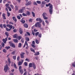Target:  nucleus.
Instances as JSON below:
<instances>
[{
    "mask_svg": "<svg viewBox=\"0 0 75 75\" xmlns=\"http://www.w3.org/2000/svg\"><path fill=\"white\" fill-rule=\"evenodd\" d=\"M35 27H39V28H41V22H37L35 25Z\"/></svg>",
    "mask_w": 75,
    "mask_h": 75,
    "instance_id": "1",
    "label": "nucleus"
},
{
    "mask_svg": "<svg viewBox=\"0 0 75 75\" xmlns=\"http://www.w3.org/2000/svg\"><path fill=\"white\" fill-rule=\"evenodd\" d=\"M7 69H9V68L8 67V65H7V64H6V66L4 67V71L6 72L7 71Z\"/></svg>",
    "mask_w": 75,
    "mask_h": 75,
    "instance_id": "2",
    "label": "nucleus"
},
{
    "mask_svg": "<svg viewBox=\"0 0 75 75\" xmlns=\"http://www.w3.org/2000/svg\"><path fill=\"white\" fill-rule=\"evenodd\" d=\"M25 54V53L24 52H21V53L20 54L21 58H24V55Z\"/></svg>",
    "mask_w": 75,
    "mask_h": 75,
    "instance_id": "3",
    "label": "nucleus"
},
{
    "mask_svg": "<svg viewBox=\"0 0 75 75\" xmlns=\"http://www.w3.org/2000/svg\"><path fill=\"white\" fill-rule=\"evenodd\" d=\"M9 43L10 44V46L11 47H12L13 48H15V45L14 44L11 42H9Z\"/></svg>",
    "mask_w": 75,
    "mask_h": 75,
    "instance_id": "4",
    "label": "nucleus"
},
{
    "mask_svg": "<svg viewBox=\"0 0 75 75\" xmlns=\"http://www.w3.org/2000/svg\"><path fill=\"white\" fill-rule=\"evenodd\" d=\"M36 20L37 21H39L40 22L39 23H41V22H42V20H41V19L39 18H36Z\"/></svg>",
    "mask_w": 75,
    "mask_h": 75,
    "instance_id": "5",
    "label": "nucleus"
},
{
    "mask_svg": "<svg viewBox=\"0 0 75 75\" xmlns=\"http://www.w3.org/2000/svg\"><path fill=\"white\" fill-rule=\"evenodd\" d=\"M31 46L33 47V48H35L36 46L35 45V41H33L32 42V44H31Z\"/></svg>",
    "mask_w": 75,
    "mask_h": 75,
    "instance_id": "6",
    "label": "nucleus"
},
{
    "mask_svg": "<svg viewBox=\"0 0 75 75\" xmlns=\"http://www.w3.org/2000/svg\"><path fill=\"white\" fill-rule=\"evenodd\" d=\"M7 41V38H6L5 39H3V41L4 43H6Z\"/></svg>",
    "mask_w": 75,
    "mask_h": 75,
    "instance_id": "7",
    "label": "nucleus"
},
{
    "mask_svg": "<svg viewBox=\"0 0 75 75\" xmlns=\"http://www.w3.org/2000/svg\"><path fill=\"white\" fill-rule=\"evenodd\" d=\"M32 65L33 67V68L34 69H35L36 68V66H35V64L33 63Z\"/></svg>",
    "mask_w": 75,
    "mask_h": 75,
    "instance_id": "8",
    "label": "nucleus"
},
{
    "mask_svg": "<svg viewBox=\"0 0 75 75\" xmlns=\"http://www.w3.org/2000/svg\"><path fill=\"white\" fill-rule=\"evenodd\" d=\"M26 14L28 16H30V14H31V12L28 11H26Z\"/></svg>",
    "mask_w": 75,
    "mask_h": 75,
    "instance_id": "9",
    "label": "nucleus"
},
{
    "mask_svg": "<svg viewBox=\"0 0 75 75\" xmlns=\"http://www.w3.org/2000/svg\"><path fill=\"white\" fill-rule=\"evenodd\" d=\"M19 32L21 34H23V29L21 28H20L19 29Z\"/></svg>",
    "mask_w": 75,
    "mask_h": 75,
    "instance_id": "10",
    "label": "nucleus"
},
{
    "mask_svg": "<svg viewBox=\"0 0 75 75\" xmlns=\"http://www.w3.org/2000/svg\"><path fill=\"white\" fill-rule=\"evenodd\" d=\"M31 2L30 1H29L28 2V3H27L26 4H25L26 6H28V5H30V4H31Z\"/></svg>",
    "mask_w": 75,
    "mask_h": 75,
    "instance_id": "11",
    "label": "nucleus"
},
{
    "mask_svg": "<svg viewBox=\"0 0 75 75\" xmlns=\"http://www.w3.org/2000/svg\"><path fill=\"white\" fill-rule=\"evenodd\" d=\"M18 36L17 35V34H15L14 36H13V37L14 38H18Z\"/></svg>",
    "mask_w": 75,
    "mask_h": 75,
    "instance_id": "12",
    "label": "nucleus"
},
{
    "mask_svg": "<svg viewBox=\"0 0 75 75\" xmlns=\"http://www.w3.org/2000/svg\"><path fill=\"white\" fill-rule=\"evenodd\" d=\"M13 41L17 43V42H18V40L16 39H13Z\"/></svg>",
    "mask_w": 75,
    "mask_h": 75,
    "instance_id": "13",
    "label": "nucleus"
},
{
    "mask_svg": "<svg viewBox=\"0 0 75 75\" xmlns=\"http://www.w3.org/2000/svg\"><path fill=\"white\" fill-rule=\"evenodd\" d=\"M24 26L25 28H28V25H27V24L26 23H25L24 24Z\"/></svg>",
    "mask_w": 75,
    "mask_h": 75,
    "instance_id": "14",
    "label": "nucleus"
},
{
    "mask_svg": "<svg viewBox=\"0 0 75 75\" xmlns=\"http://www.w3.org/2000/svg\"><path fill=\"white\" fill-rule=\"evenodd\" d=\"M33 65V64L32 63H30L29 64V68H31L32 67Z\"/></svg>",
    "mask_w": 75,
    "mask_h": 75,
    "instance_id": "15",
    "label": "nucleus"
},
{
    "mask_svg": "<svg viewBox=\"0 0 75 75\" xmlns=\"http://www.w3.org/2000/svg\"><path fill=\"white\" fill-rule=\"evenodd\" d=\"M23 18H22V19L21 20V23H22L23 24H24L25 23V21H24V20H23Z\"/></svg>",
    "mask_w": 75,
    "mask_h": 75,
    "instance_id": "16",
    "label": "nucleus"
},
{
    "mask_svg": "<svg viewBox=\"0 0 75 75\" xmlns=\"http://www.w3.org/2000/svg\"><path fill=\"white\" fill-rule=\"evenodd\" d=\"M23 12H24V11L22 9H20L19 11V13H22Z\"/></svg>",
    "mask_w": 75,
    "mask_h": 75,
    "instance_id": "17",
    "label": "nucleus"
},
{
    "mask_svg": "<svg viewBox=\"0 0 75 75\" xmlns=\"http://www.w3.org/2000/svg\"><path fill=\"white\" fill-rule=\"evenodd\" d=\"M21 38H22V37H21V36H18V38H17L19 40H20L21 39Z\"/></svg>",
    "mask_w": 75,
    "mask_h": 75,
    "instance_id": "18",
    "label": "nucleus"
},
{
    "mask_svg": "<svg viewBox=\"0 0 75 75\" xmlns=\"http://www.w3.org/2000/svg\"><path fill=\"white\" fill-rule=\"evenodd\" d=\"M30 50L32 52H34V53H35V50H34V49H33V48H31Z\"/></svg>",
    "mask_w": 75,
    "mask_h": 75,
    "instance_id": "19",
    "label": "nucleus"
},
{
    "mask_svg": "<svg viewBox=\"0 0 75 75\" xmlns=\"http://www.w3.org/2000/svg\"><path fill=\"white\" fill-rule=\"evenodd\" d=\"M12 18L15 21H17V19L16 18V17H13Z\"/></svg>",
    "mask_w": 75,
    "mask_h": 75,
    "instance_id": "20",
    "label": "nucleus"
},
{
    "mask_svg": "<svg viewBox=\"0 0 75 75\" xmlns=\"http://www.w3.org/2000/svg\"><path fill=\"white\" fill-rule=\"evenodd\" d=\"M40 54V53L39 52H37L35 54V55H38Z\"/></svg>",
    "mask_w": 75,
    "mask_h": 75,
    "instance_id": "21",
    "label": "nucleus"
},
{
    "mask_svg": "<svg viewBox=\"0 0 75 75\" xmlns=\"http://www.w3.org/2000/svg\"><path fill=\"white\" fill-rule=\"evenodd\" d=\"M46 14H46V13H45V12H44L43 13L42 15L43 17L46 16Z\"/></svg>",
    "mask_w": 75,
    "mask_h": 75,
    "instance_id": "22",
    "label": "nucleus"
},
{
    "mask_svg": "<svg viewBox=\"0 0 75 75\" xmlns=\"http://www.w3.org/2000/svg\"><path fill=\"white\" fill-rule=\"evenodd\" d=\"M31 13L33 15V17H35V13H34V12H32Z\"/></svg>",
    "mask_w": 75,
    "mask_h": 75,
    "instance_id": "23",
    "label": "nucleus"
},
{
    "mask_svg": "<svg viewBox=\"0 0 75 75\" xmlns=\"http://www.w3.org/2000/svg\"><path fill=\"white\" fill-rule=\"evenodd\" d=\"M19 72L21 73V74H23V70L22 69L21 70H19Z\"/></svg>",
    "mask_w": 75,
    "mask_h": 75,
    "instance_id": "24",
    "label": "nucleus"
},
{
    "mask_svg": "<svg viewBox=\"0 0 75 75\" xmlns=\"http://www.w3.org/2000/svg\"><path fill=\"white\" fill-rule=\"evenodd\" d=\"M43 18L45 20H48V17L45 16H43Z\"/></svg>",
    "mask_w": 75,
    "mask_h": 75,
    "instance_id": "25",
    "label": "nucleus"
},
{
    "mask_svg": "<svg viewBox=\"0 0 75 75\" xmlns=\"http://www.w3.org/2000/svg\"><path fill=\"white\" fill-rule=\"evenodd\" d=\"M5 48L6 49V50H8V49H10V46H6L5 47Z\"/></svg>",
    "mask_w": 75,
    "mask_h": 75,
    "instance_id": "26",
    "label": "nucleus"
},
{
    "mask_svg": "<svg viewBox=\"0 0 75 75\" xmlns=\"http://www.w3.org/2000/svg\"><path fill=\"white\" fill-rule=\"evenodd\" d=\"M5 34L6 36H7L6 38H8V36L9 35V34L7 32H6L5 33Z\"/></svg>",
    "mask_w": 75,
    "mask_h": 75,
    "instance_id": "27",
    "label": "nucleus"
},
{
    "mask_svg": "<svg viewBox=\"0 0 75 75\" xmlns=\"http://www.w3.org/2000/svg\"><path fill=\"white\" fill-rule=\"evenodd\" d=\"M8 60L9 64H11V61H10V58H8Z\"/></svg>",
    "mask_w": 75,
    "mask_h": 75,
    "instance_id": "28",
    "label": "nucleus"
},
{
    "mask_svg": "<svg viewBox=\"0 0 75 75\" xmlns=\"http://www.w3.org/2000/svg\"><path fill=\"white\" fill-rule=\"evenodd\" d=\"M22 64V63L21 62H19L18 63V65H21Z\"/></svg>",
    "mask_w": 75,
    "mask_h": 75,
    "instance_id": "29",
    "label": "nucleus"
},
{
    "mask_svg": "<svg viewBox=\"0 0 75 75\" xmlns=\"http://www.w3.org/2000/svg\"><path fill=\"white\" fill-rule=\"evenodd\" d=\"M49 11H50V14H52V9H50L49 10Z\"/></svg>",
    "mask_w": 75,
    "mask_h": 75,
    "instance_id": "30",
    "label": "nucleus"
},
{
    "mask_svg": "<svg viewBox=\"0 0 75 75\" xmlns=\"http://www.w3.org/2000/svg\"><path fill=\"white\" fill-rule=\"evenodd\" d=\"M21 45H22L21 43H19V44L18 45V47H19V48H20L21 47Z\"/></svg>",
    "mask_w": 75,
    "mask_h": 75,
    "instance_id": "31",
    "label": "nucleus"
},
{
    "mask_svg": "<svg viewBox=\"0 0 75 75\" xmlns=\"http://www.w3.org/2000/svg\"><path fill=\"white\" fill-rule=\"evenodd\" d=\"M6 30L7 31H10V30H11V29H8L7 28H6Z\"/></svg>",
    "mask_w": 75,
    "mask_h": 75,
    "instance_id": "32",
    "label": "nucleus"
},
{
    "mask_svg": "<svg viewBox=\"0 0 75 75\" xmlns=\"http://www.w3.org/2000/svg\"><path fill=\"white\" fill-rule=\"evenodd\" d=\"M36 3H37L38 4H41V1H36Z\"/></svg>",
    "mask_w": 75,
    "mask_h": 75,
    "instance_id": "33",
    "label": "nucleus"
},
{
    "mask_svg": "<svg viewBox=\"0 0 75 75\" xmlns=\"http://www.w3.org/2000/svg\"><path fill=\"white\" fill-rule=\"evenodd\" d=\"M7 13L8 17H9V16H10V13L8 11L7 12Z\"/></svg>",
    "mask_w": 75,
    "mask_h": 75,
    "instance_id": "34",
    "label": "nucleus"
},
{
    "mask_svg": "<svg viewBox=\"0 0 75 75\" xmlns=\"http://www.w3.org/2000/svg\"><path fill=\"white\" fill-rule=\"evenodd\" d=\"M8 6H9V4H6V6L7 7V8H8L9 7H10Z\"/></svg>",
    "mask_w": 75,
    "mask_h": 75,
    "instance_id": "35",
    "label": "nucleus"
},
{
    "mask_svg": "<svg viewBox=\"0 0 75 75\" xmlns=\"http://www.w3.org/2000/svg\"><path fill=\"white\" fill-rule=\"evenodd\" d=\"M9 28L11 30V29H12L13 28V25H10L9 27Z\"/></svg>",
    "mask_w": 75,
    "mask_h": 75,
    "instance_id": "36",
    "label": "nucleus"
},
{
    "mask_svg": "<svg viewBox=\"0 0 75 75\" xmlns=\"http://www.w3.org/2000/svg\"><path fill=\"white\" fill-rule=\"evenodd\" d=\"M3 52L5 53H6L7 50H6V49H4L3 50Z\"/></svg>",
    "mask_w": 75,
    "mask_h": 75,
    "instance_id": "37",
    "label": "nucleus"
},
{
    "mask_svg": "<svg viewBox=\"0 0 75 75\" xmlns=\"http://www.w3.org/2000/svg\"><path fill=\"white\" fill-rule=\"evenodd\" d=\"M25 40H26V41H29V38L27 37L25 38Z\"/></svg>",
    "mask_w": 75,
    "mask_h": 75,
    "instance_id": "38",
    "label": "nucleus"
},
{
    "mask_svg": "<svg viewBox=\"0 0 75 75\" xmlns=\"http://www.w3.org/2000/svg\"><path fill=\"white\" fill-rule=\"evenodd\" d=\"M35 42L36 44H39V42H38V40H37V39H36L35 40Z\"/></svg>",
    "mask_w": 75,
    "mask_h": 75,
    "instance_id": "39",
    "label": "nucleus"
},
{
    "mask_svg": "<svg viewBox=\"0 0 75 75\" xmlns=\"http://www.w3.org/2000/svg\"><path fill=\"white\" fill-rule=\"evenodd\" d=\"M17 17L18 20H20L21 18H20V16H17Z\"/></svg>",
    "mask_w": 75,
    "mask_h": 75,
    "instance_id": "40",
    "label": "nucleus"
},
{
    "mask_svg": "<svg viewBox=\"0 0 75 75\" xmlns=\"http://www.w3.org/2000/svg\"><path fill=\"white\" fill-rule=\"evenodd\" d=\"M14 67L16 69H17V67L16 66V64L15 63L14 64Z\"/></svg>",
    "mask_w": 75,
    "mask_h": 75,
    "instance_id": "41",
    "label": "nucleus"
},
{
    "mask_svg": "<svg viewBox=\"0 0 75 75\" xmlns=\"http://www.w3.org/2000/svg\"><path fill=\"white\" fill-rule=\"evenodd\" d=\"M42 35H41V33L38 34V36L39 37H40V38H41V37Z\"/></svg>",
    "mask_w": 75,
    "mask_h": 75,
    "instance_id": "42",
    "label": "nucleus"
},
{
    "mask_svg": "<svg viewBox=\"0 0 75 75\" xmlns=\"http://www.w3.org/2000/svg\"><path fill=\"white\" fill-rule=\"evenodd\" d=\"M50 9H52V5H50Z\"/></svg>",
    "mask_w": 75,
    "mask_h": 75,
    "instance_id": "43",
    "label": "nucleus"
},
{
    "mask_svg": "<svg viewBox=\"0 0 75 75\" xmlns=\"http://www.w3.org/2000/svg\"><path fill=\"white\" fill-rule=\"evenodd\" d=\"M11 54L12 55H15V51L12 52L11 53Z\"/></svg>",
    "mask_w": 75,
    "mask_h": 75,
    "instance_id": "44",
    "label": "nucleus"
},
{
    "mask_svg": "<svg viewBox=\"0 0 75 75\" xmlns=\"http://www.w3.org/2000/svg\"><path fill=\"white\" fill-rule=\"evenodd\" d=\"M25 61H26L28 62H30V59L27 58L25 59Z\"/></svg>",
    "mask_w": 75,
    "mask_h": 75,
    "instance_id": "45",
    "label": "nucleus"
},
{
    "mask_svg": "<svg viewBox=\"0 0 75 75\" xmlns=\"http://www.w3.org/2000/svg\"><path fill=\"white\" fill-rule=\"evenodd\" d=\"M13 59L15 60H16V56H13Z\"/></svg>",
    "mask_w": 75,
    "mask_h": 75,
    "instance_id": "46",
    "label": "nucleus"
},
{
    "mask_svg": "<svg viewBox=\"0 0 75 75\" xmlns=\"http://www.w3.org/2000/svg\"><path fill=\"white\" fill-rule=\"evenodd\" d=\"M19 59H20V56H18L17 58V61H19Z\"/></svg>",
    "mask_w": 75,
    "mask_h": 75,
    "instance_id": "47",
    "label": "nucleus"
},
{
    "mask_svg": "<svg viewBox=\"0 0 75 75\" xmlns=\"http://www.w3.org/2000/svg\"><path fill=\"white\" fill-rule=\"evenodd\" d=\"M38 34H39V32H36L35 34V36H37V35H38Z\"/></svg>",
    "mask_w": 75,
    "mask_h": 75,
    "instance_id": "48",
    "label": "nucleus"
},
{
    "mask_svg": "<svg viewBox=\"0 0 75 75\" xmlns=\"http://www.w3.org/2000/svg\"><path fill=\"white\" fill-rule=\"evenodd\" d=\"M50 4H50V3H49L48 4H46V7H48V6H50Z\"/></svg>",
    "mask_w": 75,
    "mask_h": 75,
    "instance_id": "49",
    "label": "nucleus"
},
{
    "mask_svg": "<svg viewBox=\"0 0 75 75\" xmlns=\"http://www.w3.org/2000/svg\"><path fill=\"white\" fill-rule=\"evenodd\" d=\"M22 15L23 16H27V14H25L24 13H23Z\"/></svg>",
    "mask_w": 75,
    "mask_h": 75,
    "instance_id": "50",
    "label": "nucleus"
},
{
    "mask_svg": "<svg viewBox=\"0 0 75 75\" xmlns=\"http://www.w3.org/2000/svg\"><path fill=\"white\" fill-rule=\"evenodd\" d=\"M42 4L45 5V1H42Z\"/></svg>",
    "mask_w": 75,
    "mask_h": 75,
    "instance_id": "51",
    "label": "nucleus"
},
{
    "mask_svg": "<svg viewBox=\"0 0 75 75\" xmlns=\"http://www.w3.org/2000/svg\"><path fill=\"white\" fill-rule=\"evenodd\" d=\"M10 6L12 9H14V6H13L12 5H10Z\"/></svg>",
    "mask_w": 75,
    "mask_h": 75,
    "instance_id": "52",
    "label": "nucleus"
},
{
    "mask_svg": "<svg viewBox=\"0 0 75 75\" xmlns=\"http://www.w3.org/2000/svg\"><path fill=\"white\" fill-rule=\"evenodd\" d=\"M1 45L3 47H4V43L3 42L2 43Z\"/></svg>",
    "mask_w": 75,
    "mask_h": 75,
    "instance_id": "53",
    "label": "nucleus"
},
{
    "mask_svg": "<svg viewBox=\"0 0 75 75\" xmlns=\"http://www.w3.org/2000/svg\"><path fill=\"white\" fill-rule=\"evenodd\" d=\"M24 64L25 66H27V62H25L24 63Z\"/></svg>",
    "mask_w": 75,
    "mask_h": 75,
    "instance_id": "54",
    "label": "nucleus"
},
{
    "mask_svg": "<svg viewBox=\"0 0 75 75\" xmlns=\"http://www.w3.org/2000/svg\"><path fill=\"white\" fill-rule=\"evenodd\" d=\"M25 45L28 46V43H27V41H25Z\"/></svg>",
    "mask_w": 75,
    "mask_h": 75,
    "instance_id": "55",
    "label": "nucleus"
},
{
    "mask_svg": "<svg viewBox=\"0 0 75 75\" xmlns=\"http://www.w3.org/2000/svg\"><path fill=\"white\" fill-rule=\"evenodd\" d=\"M26 33H27V34H28V35H29V36H30V33H29V32H27Z\"/></svg>",
    "mask_w": 75,
    "mask_h": 75,
    "instance_id": "56",
    "label": "nucleus"
},
{
    "mask_svg": "<svg viewBox=\"0 0 75 75\" xmlns=\"http://www.w3.org/2000/svg\"><path fill=\"white\" fill-rule=\"evenodd\" d=\"M21 68H22L21 66H20L19 67V70H21L22 69H21Z\"/></svg>",
    "mask_w": 75,
    "mask_h": 75,
    "instance_id": "57",
    "label": "nucleus"
},
{
    "mask_svg": "<svg viewBox=\"0 0 75 75\" xmlns=\"http://www.w3.org/2000/svg\"><path fill=\"white\" fill-rule=\"evenodd\" d=\"M33 4L34 5H37V3H36V2H34L33 3Z\"/></svg>",
    "mask_w": 75,
    "mask_h": 75,
    "instance_id": "58",
    "label": "nucleus"
},
{
    "mask_svg": "<svg viewBox=\"0 0 75 75\" xmlns=\"http://www.w3.org/2000/svg\"><path fill=\"white\" fill-rule=\"evenodd\" d=\"M18 6H15V8H16V10H18Z\"/></svg>",
    "mask_w": 75,
    "mask_h": 75,
    "instance_id": "59",
    "label": "nucleus"
},
{
    "mask_svg": "<svg viewBox=\"0 0 75 75\" xmlns=\"http://www.w3.org/2000/svg\"><path fill=\"white\" fill-rule=\"evenodd\" d=\"M21 41L22 42H23H23H24V39H22L21 40Z\"/></svg>",
    "mask_w": 75,
    "mask_h": 75,
    "instance_id": "60",
    "label": "nucleus"
},
{
    "mask_svg": "<svg viewBox=\"0 0 75 75\" xmlns=\"http://www.w3.org/2000/svg\"><path fill=\"white\" fill-rule=\"evenodd\" d=\"M8 8L9 11H11V8L10 7Z\"/></svg>",
    "mask_w": 75,
    "mask_h": 75,
    "instance_id": "61",
    "label": "nucleus"
},
{
    "mask_svg": "<svg viewBox=\"0 0 75 75\" xmlns=\"http://www.w3.org/2000/svg\"><path fill=\"white\" fill-rule=\"evenodd\" d=\"M2 50V46L0 45V51Z\"/></svg>",
    "mask_w": 75,
    "mask_h": 75,
    "instance_id": "62",
    "label": "nucleus"
},
{
    "mask_svg": "<svg viewBox=\"0 0 75 75\" xmlns=\"http://www.w3.org/2000/svg\"><path fill=\"white\" fill-rule=\"evenodd\" d=\"M26 9H27L28 10H31V8H28V7H27L26 8Z\"/></svg>",
    "mask_w": 75,
    "mask_h": 75,
    "instance_id": "63",
    "label": "nucleus"
},
{
    "mask_svg": "<svg viewBox=\"0 0 75 75\" xmlns=\"http://www.w3.org/2000/svg\"><path fill=\"white\" fill-rule=\"evenodd\" d=\"M22 10H25V7H23L22 8Z\"/></svg>",
    "mask_w": 75,
    "mask_h": 75,
    "instance_id": "64",
    "label": "nucleus"
}]
</instances>
